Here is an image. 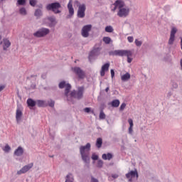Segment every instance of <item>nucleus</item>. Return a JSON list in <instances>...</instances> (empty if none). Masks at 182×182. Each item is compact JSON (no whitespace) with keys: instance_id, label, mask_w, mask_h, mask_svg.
I'll return each instance as SVG.
<instances>
[{"instance_id":"1","label":"nucleus","mask_w":182,"mask_h":182,"mask_svg":"<svg viewBox=\"0 0 182 182\" xmlns=\"http://www.w3.org/2000/svg\"><path fill=\"white\" fill-rule=\"evenodd\" d=\"M70 89H72V86L70 84H68L66 89L65 90V96L67 98L68 102H73V99H77V100H80V99L83 98L85 87H78L77 90H73L69 94Z\"/></svg>"},{"instance_id":"2","label":"nucleus","mask_w":182,"mask_h":182,"mask_svg":"<svg viewBox=\"0 0 182 182\" xmlns=\"http://www.w3.org/2000/svg\"><path fill=\"white\" fill-rule=\"evenodd\" d=\"M110 56H127L128 63H132L133 58H130L132 56L133 53L129 50H115L109 53Z\"/></svg>"},{"instance_id":"3","label":"nucleus","mask_w":182,"mask_h":182,"mask_svg":"<svg viewBox=\"0 0 182 182\" xmlns=\"http://www.w3.org/2000/svg\"><path fill=\"white\" fill-rule=\"evenodd\" d=\"M90 143H87L85 146H81L80 147V153L81 154V157L85 163L88 164L90 158L89 157V154H90Z\"/></svg>"},{"instance_id":"4","label":"nucleus","mask_w":182,"mask_h":182,"mask_svg":"<svg viewBox=\"0 0 182 182\" xmlns=\"http://www.w3.org/2000/svg\"><path fill=\"white\" fill-rule=\"evenodd\" d=\"M62 8V5H60V3L59 2H54L49 4L46 6L47 11H52L53 14H60L62 11L60 10V9Z\"/></svg>"},{"instance_id":"5","label":"nucleus","mask_w":182,"mask_h":182,"mask_svg":"<svg viewBox=\"0 0 182 182\" xmlns=\"http://www.w3.org/2000/svg\"><path fill=\"white\" fill-rule=\"evenodd\" d=\"M100 50H102V48H100V47L95 46L93 48L92 50H91L89 54L88 59L90 62H93V60L97 59V56L100 55Z\"/></svg>"},{"instance_id":"6","label":"nucleus","mask_w":182,"mask_h":182,"mask_svg":"<svg viewBox=\"0 0 182 182\" xmlns=\"http://www.w3.org/2000/svg\"><path fill=\"white\" fill-rule=\"evenodd\" d=\"M50 30L46 28H41L38 29L36 33H33L35 38H43L46 35H49Z\"/></svg>"},{"instance_id":"7","label":"nucleus","mask_w":182,"mask_h":182,"mask_svg":"<svg viewBox=\"0 0 182 182\" xmlns=\"http://www.w3.org/2000/svg\"><path fill=\"white\" fill-rule=\"evenodd\" d=\"M124 1H123L122 0H117L115 1V2L111 6V10L112 11V12H114V11H116V9H122L123 8H124Z\"/></svg>"},{"instance_id":"8","label":"nucleus","mask_w":182,"mask_h":182,"mask_svg":"<svg viewBox=\"0 0 182 182\" xmlns=\"http://www.w3.org/2000/svg\"><path fill=\"white\" fill-rule=\"evenodd\" d=\"M72 70L73 73L79 77V79H85V76H86V75L82 68L80 67H73L72 68Z\"/></svg>"},{"instance_id":"9","label":"nucleus","mask_w":182,"mask_h":182,"mask_svg":"<svg viewBox=\"0 0 182 182\" xmlns=\"http://www.w3.org/2000/svg\"><path fill=\"white\" fill-rule=\"evenodd\" d=\"M23 109L21 107H17L16 110V121L17 124L22 122V116H23Z\"/></svg>"},{"instance_id":"10","label":"nucleus","mask_w":182,"mask_h":182,"mask_svg":"<svg viewBox=\"0 0 182 182\" xmlns=\"http://www.w3.org/2000/svg\"><path fill=\"white\" fill-rule=\"evenodd\" d=\"M129 14H130V9L123 7L118 11L117 16H119V18H127V16H129Z\"/></svg>"},{"instance_id":"11","label":"nucleus","mask_w":182,"mask_h":182,"mask_svg":"<svg viewBox=\"0 0 182 182\" xmlns=\"http://www.w3.org/2000/svg\"><path fill=\"white\" fill-rule=\"evenodd\" d=\"M33 167V163L28 164V165L24 166L19 171H17V174L21 176V174H25L28 173Z\"/></svg>"},{"instance_id":"12","label":"nucleus","mask_w":182,"mask_h":182,"mask_svg":"<svg viewBox=\"0 0 182 182\" xmlns=\"http://www.w3.org/2000/svg\"><path fill=\"white\" fill-rule=\"evenodd\" d=\"M85 12H86V5L80 4L77 14V18H83L85 15Z\"/></svg>"},{"instance_id":"13","label":"nucleus","mask_w":182,"mask_h":182,"mask_svg":"<svg viewBox=\"0 0 182 182\" xmlns=\"http://www.w3.org/2000/svg\"><path fill=\"white\" fill-rule=\"evenodd\" d=\"M176 33H177V28L173 27L171 31L170 38L168 41V45H173V43H174V41H176Z\"/></svg>"},{"instance_id":"14","label":"nucleus","mask_w":182,"mask_h":182,"mask_svg":"<svg viewBox=\"0 0 182 182\" xmlns=\"http://www.w3.org/2000/svg\"><path fill=\"white\" fill-rule=\"evenodd\" d=\"M126 177L128 178L129 182L133 181V178H139V173L137 171H131L129 173H126Z\"/></svg>"},{"instance_id":"15","label":"nucleus","mask_w":182,"mask_h":182,"mask_svg":"<svg viewBox=\"0 0 182 182\" xmlns=\"http://www.w3.org/2000/svg\"><path fill=\"white\" fill-rule=\"evenodd\" d=\"M92 31V25H86L82 28V36L83 38H87L89 36V32Z\"/></svg>"},{"instance_id":"16","label":"nucleus","mask_w":182,"mask_h":182,"mask_svg":"<svg viewBox=\"0 0 182 182\" xmlns=\"http://www.w3.org/2000/svg\"><path fill=\"white\" fill-rule=\"evenodd\" d=\"M0 45H2L4 50H8V48L11 46V41L8 38H4L0 42Z\"/></svg>"},{"instance_id":"17","label":"nucleus","mask_w":182,"mask_h":182,"mask_svg":"<svg viewBox=\"0 0 182 182\" xmlns=\"http://www.w3.org/2000/svg\"><path fill=\"white\" fill-rule=\"evenodd\" d=\"M24 151L25 150L23 148L20 146L14 151V155L16 156V157H21V156H23Z\"/></svg>"},{"instance_id":"18","label":"nucleus","mask_w":182,"mask_h":182,"mask_svg":"<svg viewBox=\"0 0 182 182\" xmlns=\"http://www.w3.org/2000/svg\"><path fill=\"white\" fill-rule=\"evenodd\" d=\"M109 67H110V63H107L102 66V68L100 70L101 76H105V73L107 72V70H109Z\"/></svg>"},{"instance_id":"19","label":"nucleus","mask_w":182,"mask_h":182,"mask_svg":"<svg viewBox=\"0 0 182 182\" xmlns=\"http://www.w3.org/2000/svg\"><path fill=\"white\" fill-rule=\"evenodd\" d=\"M68 9L69 11L68 18H70L71 16H73V15L75 14V9H73V6L72 4V0H70L68 4Z\"/></svg>"},{"instance_id":"20","label":"nucleus","mask_w":182,"mask_h":182,"mask_svg":"<svg viewBox=\"0 0 182 182\" xmlns=\"http://www.w3.org/2000/svg\"><path fill=\"white\" fill-rule=\"evenodd\" d=\"M48 21H49L50 22L49 23L50 28H53V26H55L56 23H58V22L56 21V18H55V16L48 17Z\"/></svg>"},{"instance_id":"21","label":"nucleus","mask_w":182,"mask_h":182,"mask_svg":"<svg viewBox=\"0 0 182 182\" xmlns=\"http://www.w3.org/2000/svg\"><path fill=\"white\" fill-rule=\"evenodd\" d=\"M36 105H37L38 107H46V106H48V104L44 100H41L36 101Z\"/></svg>"},{"instance_id":"22","label":"nucleus","mask_w":182,"mask_h":182,"mask_svg":"<svg viewBox=\"0 0 182 182\" xmlns=\"http://www.w3.org/2000/svg\"><path fill=\"white\" fill-rule=\"evenodd\" d=\"M27 105L28 107H35V106H36V101L33 100L32 98H28L27 100Z\"/></svg>"},{"instance_id":"23","label":"nucleus","mask_w":182,"mask_h":182,"mask_svg":"<svg viewBox=\"0 0 182 182\" xmlns=\"http://www.w3.org/2000/svg\"><path fill=\"white\" fill-rule=\"evenodd\" d=\"M102 160H112L113 159V154L110 153L103 154L102 155Z\"/></svg>"},{"instance_id":"24","label":"nucleus","mask_w":182,"mask_h":182,"mask_svg":"<svg viewBox=\"0 0 182 182\" xmlns=\"http://www.w3.org/2000/svg\"><path fill=\"white\" fill-rule=\"evenodd\" d=\"M75 181V178H73V175L72 173H68L65 176V182H73Z\"/></svg>"},{"instance_id":"25","label":"nucleus","mask_w":182,"mask_h":182,"mask_svg":"<svg viewBox=\"0 0 182 182\" xmlns=\"http://www.w3.org/2000/svg\"><path fill=\"white\" fill-rule=\"evenodd\" d=\"M129 79H130V73H127L121 76V80H122V82H127Z\"/></svg>"},{"instance_id":"26","label":"nucleus","mask_w":182,"mask_h":182,"mask_svg":"<svg viewBox=\"0 0 182 182\" xmlns=\"http://www.w3.org/2000/svg\"><path fill=\"white\" fill-rule=\"evenodd\" d=\"M120 105V101L119 100H114L111 102V106L112 107H119Z\"/></svg>"},{"instance_id":"27","label":"nucleus","mask_w":182,"mask_h":182,"mask_svg":"<svg viewBox=\"0 0 182 182\" xmlns=\"http://www.w3.org/2000/svg\"><path fill=\"white\" fill-rule=\"evenodd\" d=\"M102 144H103V139H102V138H97L96 141V146L98 149H100V147H102Z\"/></svg>"},{"instance_id":"28","label":"nucleus","mask_w":182,"mask_h":182,"mask_svg":"<svg viewBox=\"0 0 182 182\" xmlns=\"http://www.w3.org/2000/svg\"><path fill=\"white\" fill-rule=\"evenodd\" d=\"M34 15L35 16H36V18H41V16H42V10L36 9L34 13Z\"/></svg>"},{"instance_id":"29","label":"nucleus","mask_w":182,"mask_h":182,"mask_svg":"<svg viewBox=\"0 0 182 182\" xmlns=\"http://www.w3.org/2000/svg\"><path fill=\"white\" fill-rule=\"evenodd\" d=\"M114 29H113V27L112 26H107L105 27V32H108L109 33H112Z\"/></svg>"},{"instance_id":"30","label":"nucleus","mask_w":182,"mask_h":182,"mask_svg":"<svg viewBox=\"0 0 182 182\" xmlns=\"http://www.w3.org/2000/svg\"><path fill=\"white\" fill-rule=\"evenodd\" d=\"M102 41L105 42V43H106V45H109V43L112 42V38H110V37H104Z\"/></svg>"},{"instance_id":"31","label":"nucleus","mask_w":182,"mask_h":182,"mask_svg":"<svg viewBox=\"0 0 182 182\" xmlns=\"http://www.w3.org/2000/svg\"><path fill=\"white\" fill-rule=\"evenodd\" d=\"M68 85H69V83L66 84V82L63 81L59 83L58 86L60 89H63L64 87L66 89V86H68Z\"/></svg>"},{"instance_id":"32","label":"nucleus","mask_w":182,"mask_h":182,"mask_svg":"<svg viewBox=\"0 0 182 182\" xmlns=\"http://www.w3.org/2000/svg\"><path fill=\"white\" fill-rule=\"evenodd\" d=\"M19 14L20 15H23L25 16L26 15V9H25L24 7H22L19 9Z\"/></svg>"},{"instance_id":"33","label":"nucleus","mask_w":182,"mask_h":182,"mask_svg":"<svg viewBox=\"0 0 182 182\" xmlns=\"http://www.w3.org/2000/svg\"><path fill=\"white\" fill-rule=\"evenodd\" d=\"M26 4V0H18L16 5L17 6H19V5L23 6Z\"/></svg>"},{"instance_id":"34","label":"nucleus","mask_w":182,"mask_h":182,"mask_svg":"<svg viewBox=\"0 0 182 182\" xmlns=\"http://www.w3.org/2000/svg\"><path fill=\"white\" fill-rule=\"evenodd\" d=\"M3 150L5 153H9V151H11V146H9V144H6Z\"/></svg>"},{"instance_id":"35","label":"nucleus","mask_w":182,"mask_h":182,"mask_svg":"<svg viewBox=\"0 0 182 182\" xmlns=\"http://www.w3.org/2000/svg\"><path fill=\"white\" fill-rule=\"evenodd\" d=\"M97 166L99 168H102V167H103V161H102V159L98 160Z\"/></svg>"},{"instance_id":"36","label":"nucleus","mask_w":182,"mask_h":182,"mask_svg":"<svg viewBox=\"0 0 182 182\" xmlns=\"http://www.w3.org/2000/svg\"><path fill=\"white\" fill-rule=\"evenodd\" d=\"M29 4L31 6H36L38 1L36 0H29Z\"/></svg>"},{"instance_id":"37","label":"nucleus","mask_w":182,"mask_h":182,"mask_svg":"<svg viewBox=\"0 0 182 182\" xmlns=\"http://www.w3.org/2000/svg\"><path fill=\"white\" fill-rule=\"evenodd\" d=\"M48 106L50 107H55V101L50 100V101L48 102Z\"/></svg>"},{"instance_id":"38","label":"nucleus","mask_w":182,"mask_h":182,"mask_svg":"<svg viewBox=\"0 0 182 182\" xmlns=\"http://www.w3.org/2000/svg\"><path fill=\"white\" fill-rule=\"evenodd\" d=\"M100 119H106V114H105V112H103V111H101L100 113Z\"/></svg>"},{"instance_id":"39","label":"nucleus","mask_w":182,"mask_h":182,"mask_svg":"<svg viewBox=\"0 0 182 182\" xmlns=\"http://www.w3.org/2000/svg\"><path fill=\"white\" fill-rule=\"evenodd\" d=\"M135 45H136V46H141V45H143V42L136 39L135 40Z\"/></svg>"},{"instance_id":"40","label":"nucleus","mask_w":182,"mask_h":182,"mask_svg":"<svg viewBox=\"0 0 182 182\" xmlns=\"http://www.w3.org/2000/svg\"><path fill=\"white\" fill-rule=\"evenodd\" d=\"M91 159L92 160H98L99 159V156L96 155V154L94 153V154H92Z\"/></svg>"},{"instance_id":"41","label":"nucleus","mask_w":182,"mask_h":182,"mask_svg":"<svg viewBox=\"0 0 182 182\" xmlns=\"http://www.w3.org/2000/svg\"><path fill=\"white\" fill-rule=\"evenodd\" d=\"M124 109H126V103H122L119 107V110H121V112H123Z\"/></svg>"},{"instance_id":"42","label":"nucleus","mask_w":182,"mask_h":182,"mask_svg":"<svg viewBox=\"0 0 182 182\" xmlns=\"http://www.w3.org/2000/svg\"><path fill=\"white\" fill-rule=\"evenodd\" d=\"M127 41L128 42H129V43H132L134 41V38H133V36H128Z\"/></svg>"},{"instance_id":"43","label":"nucleus","mask_w":182,"mask_h":182,"mask_svg":"<svg viewBox=\"0 0 182 182\" xmlns=\"http://www.w3.org/2000/svg\"><path fill=\"white\" fill-rule=\"evenodd\" d=\"M128 123L129 124V127H133L134 126V124H133V119H132L131 118H129L128 119Z\"/></svg>"},{"instance_id":"44","label":"nucleus","mask_w":182,"mask_h":182,"mask_svg":"<svg viewBox=\"0 0 182 182\" xmlns=\"http://www.w3.org/2000/svg\"><path fill=\"white\" fill-rule=\"evenodd\" d=\"M129 134H133V127H129L128 129Z\"/></svg>"},{"instance_id":"45","label":"nucleus","mask_w":182,"mask_h":182,"mask_svg":"<svg viewBox=\"0 0 182 182\" xmlns=\"http://www.w3.org/2000/svg\"><path fill=\"white\" fill-rule=\"evenodd\" d=\"M84 112H85V113H90V107L85 108Z\"/></svg>"},{"instance_id":"46","label":"nucleus","mask_w":182,"mask_h":182,"mask_svg":"<svg viewBox=\"0 0 182 182\" xmlns=\"http://www.w3.org/2000/svg\"><path fill=\"white\" fill-rule=\"evenodd\" d=\"M91 182H99V180H97L95 177L92 176L91 177Z\"/></svg>"},{"instance_id":"47","label":"nucleus","mask_w":182,"mask_h":182,"mask_svg":"<svg viewBox=\"0 0 182 182\" xmlns=\"http://www.w3.org/2000/svg\"><path fill=\"white\" fill-rule=\"evenodd\" d=\"M111 77H114V70L113 69L111 70Z\"/></svg>"},{"instance_id":"48","label":"nucleus","mask_w":182,"mask_h":182,"mask_svg":"<svg viewBox=\"0 0 182 182\" xmlns=\"http://www.w3.org/2000/svg\"><path fill=\"white\" fill-rule=\"evenodd\" d=\"M112 178H117L119 177V175L114 173V174H112Z\"/></svg>"},{"instance_id":"49","label":"nucleus","mask_w":182,"mask_h":182,"mask_svg":"<svg viewBox=\"0 0 182 182\" xmlns=\"http://www.w3.org/2000/svg\"><path fill=\"white\" fill-rule=\"evenodd\" d=\"M5 89V85H0V92H2Z\"/></svg>"},{"instance_id":"50","label":"nucleus","mask_w":182,"mask_h":182,"mask_svg":"<svg viewBox=\"0 0 182 182\" xmlns=\"http://www.w3.org/2000/svg\"><path fill=\"white\" fill-rule=\"evenodd\" d=\"M178 87V85H177V83L173 84V87H174L175 89H177Z\"/></svg>"},{"instance_id":"51","label":"nucleus","mask_w":182,"mask_h":182,"mask_svg":"<svg viewBox=\"0 0 182 182\" xmlns=\"http://www.w3.org/2000/svg\"><path fill=\"white\" fill-rule=\"evenodd\" d=\"M41 77H42L43 79H45V78L46 77V75H41Z\"/></svg>"},{"instance_id":"52","label":"nucleus","mask_w":182,"mask_h":182,"mask_svg":"<svg viewBox=\"0 0 182 182\" xmlns=\"http://www.w3.org/2000/svg\"><path fill=\"white\" fill-rule=\"evenodd\" d=\"M109 87H107L106 89H105V92H109Z\"/></svg>"},{"instance_id":"53","label":"nucleus","mask_w":182,"mask_h":182,"mask_svg":"<svg viewBox=\"0 0 182 182\" xmlns=\"http://www.w3.org/2000/svg\"><path fill=\"white\" fill-rule=\"evenodd\" d=\"M1 39H2V36L0 35V41H1Z\"/></svg>"},{"instance_id":"54","label":"nucleus","mask_w":182,"mask_h":182,"mask_svg":"<svg viewBox=\"0 0 182 182\" xmlns=\"http://www.w3.org/2000/svg\"><path fill=\"white\" fill-rule=\"evenodd\" d=\"M50 157H51V158H52V157H53V156H50Z\"/></svg>"},{"instance_id":"55","label":"nucleus","mask_w":182,"mask_h":182,"mask_svg":"<svg viewBox=\"0 0 182 182\" xmlns=\"http://www.w3.org/2000/svg\"><path fill=\"white\" fill-rule=\"evenodd\" d=\"M1 1H3L4 0H1Z\"/></svg>"}]
</instances>
